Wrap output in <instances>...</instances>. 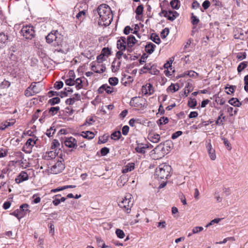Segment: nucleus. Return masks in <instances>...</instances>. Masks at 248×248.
<instances>
[{
	"label": "nucleus",
	"mask_w": 248,
	"mask_h": 248,
	"mask_svg": "<svg viewBox=\"0 0 248 248\" xmlns=\"http://www.w3.org/2000/svg\"><path fill=\"white\" fill-rule=\"evenodd\" d=\"M136 42L135 37L132 35L128 36L127 38L121 37L117 41V47L119 51L116 53V57L119 58L124 56L126 58V55L124 54V51H126L127 54L129 55L134 51Z\"/></svg>",
	"instance_id": "obj_1"
},
{
	"label": "nucleus",
	"mask_w": 248,
	"mask_h": 248,
	"mask_svg": "<svg viewBox=\"0 0 248 248\" xmlns=\"http://www.w3.org/2000/svg\"><path fill=\"white\" fill-rule=\"evenodd\" d=\"M97 13L99 16L98 25L101 26H108L113 19L110 8L106 4H101L97 8Z\"/></svg>",
	"instance_id": "obj_2"
},
{
	"label": "nucleus",
	"mask_w": 248,
	"mask_h": 248,
	"mask_svg": "<svg viewBox=\"0 0 248 248\" xmlns=\"http://www.w3.org/2000/svg\"><path fill=\"white\" fill-rule=\"evenodd\" d=\"M47 43L59 51L63 45V36L58 31H52L46 37Z\"/></svg>",
	"instance_id": "obj_3"
},
{
	"label": "nucleus",
	"mask_w": 248,
	"mask_h": 248,
	"mask_svg": "<svg viewBox=\"0 0 248 248\" xmlns=\"http://www.w3.org/2000/svg\"><path fill=\"white\" fill-rule=\"evenodd\" d=\"M171 170L170 166L166 164H161L156 169L155 175L158 180L167 179L170 176Z\"/></svg>",
	"instance_id": "obj_4"
},
{
	"label": "nucleus",
	"mask_w": 248,
	"mask_h": 248,
	"mask_svg": "<svg viewBox=\"0 0 248 248\" xmlns=\"http://www.w3.org/2000/svg\"><path fill=\"white\" fill-rule=\"evenodd\" d=\"M132 195L130 193H127L124 198L119 202V207L126 213L129 214L131 208L133 205Z\"/></svg>",
	"instance_id": "obj_5"
},
{
	"label": "nucleus",
	"mask_w": 248,
	"mask_h": 248,
	"mask_svg": "<svg viewBox=\"0 0 248 248\" xmlns=\"http://www.w3.org/2000/svg\"><path fill=\"white\" fill-rule=\"evenodd\" d=\"M54 162V163L49 168V172L52 174H58L62 172L65 168L63 161L61 159L60 160L56 159Z\"/></svg>",
	"instance_id": "obj_6"
},
{
	"label": "nucleus",
	"mask_w": 248,
	"mask_h": 248,
	"mask_svg": "<svg viewBox=\"0 0 248 248\" xmlns=\"http://www.w3.org/2000/svg\"><path fill=\"white\" fill-rule=\"evenodd\" d=\"M21 33L27 39H31L35 35L34 27L31 25L24 26L21 30Z\"/></svg>",
	"instance_id": "obj_7"
},
{
	"label": "nucleus",
	"mask_w": 248,
	"mask_h": 248,
	"mask_svg": "<svg viewBox=\"0 0 248 248\" xmlns=\"http://www.w3.org/2000/svg\"><path fill=\"white\" fill-rule=\"evenodd\" d=\"M130 105L138 109L146 108L147 106L146 100L140 97L132 98L130 101Z\"/></svg>",
	"instance_id": "obj_8"
},
{
	"label": "nucleus",
	"mask_w": 248,
	"mask_h": 248,
	"mask_svg": "<svg viewBox=\"0 0 248 248\" xmlns=\"http://www.w3.org/2000/svg\"><path fill=\"white\" fill-rule=\"evenodd\" d=\"M38 139L36 137H32L27 140L26 142L22 147V151L26 154H30L34 146L36 144Z\"/></svg>",
	"instance_id": "obj_9"
},
{
	"label": "nucleus",
	"mask_w": 248,
	"mask_h": 248,
	"mask_svg": "<svg viewBox=\"0 0 248 248\" xmlns=\"http://www.w3.org/2000/svg\"><path fill=\"white\" fill-rule=\"evenodd\" d=\"M161 14L167 19L170 21H173L175 20L179 15V14L175 11H166L165 10H162L161 12Z\"/></svg>",
	"instance_id": "obj_10"
},
{
	"label": "nucleus",
	"mask_w": 248,
	"mask_h": 248,
	"mask_svg": "<svg viewBox=\"0 0 248 248\" xmlns=\"http://www.w3.org/2000/svg\"><path fill=\"white\" fill-rule=\"evenodd\" d=\"M106 69L105 66L103 64L94 62L91 63V70L95 73L101 74L104 72Z\"/></svg>",
	"instance_id": "obj_11"
},
{
	"label": "nucleus",
	"mask_w": 248,
	"mask_h": 248,
	"mask_svg": "<svg viewBox=\"0 0 248 248\" xmlns=\"http://www.w3.org/2000/svg\"><path fill=\"white\" fill-rule=\"evenodd\" d=\"M64 144L69 148L75 149L78 146L77 140L73 137L65 138L64 140Z\"/></svg>",
	"instance_id": "obj_12"
},
{
	"label": "nucleus",
	"mask_w": 248,
	"mask_h": 248,
	"mask_svg": "<svg viewBox=\"0 0 248 248\" xmlns=\"http://www.w3.org/2000/svg\"><path fill=\"white\" fill-rule=\"evenodd\" d=\"M155 92L153 85L150 83H147L143 85L141 88V92L145 95H152Z\"/></svg>",
	"instance_id": "obj_13"
},
{
	"label": "nucleus",
	"mask_w": 248,
	"mask_h": 248,
	"mask_svg": "<svg viewBox=\"0 0 248 248\" xmlns=\"http://www.w3.org/2000/svg\"><path fill=\"white\" fill-rule=\"evenodd\" d=\"M206 148L207 150L210 158L212 160H215L216 159V155L215 149L212 147L210 140H209V142L206 141Z\"/></svg>",
	"instance_id": "obj_14"
},
{
	"label": "nucleus",
	"mask_w": 248,
	"mask_h": 248,
	"mask_svg": "<svg viewBox=\"0 0 248 248\" xmlns=\"http://www.w3.org/2000/svg\"><path fill=\"white\" fill-rule=\"evenodd\" d=\"M28 179L29 175L27 172L25 171H22L15 179V181L17 184H19L28 180Z\"/></svg>",
	"instance_id": "obj_15"
},
{
	"label": "nucleus",
	"mask_w": 248,
	"mask_h": 248,
	"mask_svg": "<svg viewBox=\"0 0 248 248\" xmlns=\"http://www.w3.org/2000/svg\"><path fill=\"white\" fill-rule=\"evenodd\" d=\"M148 139L153 143H157L160 140V136L155 132H151L148 134Z\"/></svg>",
	"instance_id": "obj_16"
},
{
	"label": "nucleus",
	"mask_w": 248,
	"mask_h": 248,
	"mask_svg": "<svg viewBox=\"0 0 248 248\" xmlns=\"http://www.w3.org/2000/svg\"><path fill=\"white\" fill-rule=\"evenodd\" d=\"M8 37L4 32L0 33V49L5 47L8 42Z\"/></svg>",
	"instance_id": "obj_17"
},
{
	"label": "nucleus",
	"mask_w": 248,
	"mask_h": 248,
	"mask_svg": "<svg viewBox=\"0 0 248 248\" xmlns=\"http://www.w3.org/2000/svg\"><path fill=\"white\" fill-rule=\"evenodd\" d=\"M80 99V95L78 93L74 94L72 97L67 99L65 103L67 105H73L76 101H78Z\"/></svg>",
	"instance_id": "obj_18"
},
{
	"label": "nucleus",
	"mask_w": 248,
	"mask_h": 248,
	"mask_svg": "<svg viewBox=\"0 0 248 248\" xmlns=\"http://www.w3.org/2000/svg\"><path fill=\"white\" fill-rule=\"evenodd\" d=\"M57 154H58L56 153V152L54 151H49L46 153V154L44 155V158L45 159L47 160H52V159H54V160H55L56 159H58V157L56 158L57 157Z\"/></svg>",
	"instance_id": "obj_19"
},
{
	"label": "nucleus",
	"mask_w": 248,
	"mask_h": 248,
	"mask_svg": "<svg viewBox=\"0 0 248 248\" xmlns=\"http://www.w3.org/2000/svg\"><path fill=\"white\" fill-rule=\"evenodd\" d=\"M121 57H119L116 59H115L114 61L112 63L111 65V68H112V71L113 72H116L118 71L121 65V61L120 59Z\"/></svg>",
	"instance_id": "obj_20"
},
{
	"label": "nucleus",
	"mask_w": 248,
	"mask_h": 248,
	"mask_svg": "<svg viewBox=\"0 0 248 248\" xmlns=\"http://www.w3.org/2000/svg\"><path fill=\"white\" fill-rule=\"evenodd\" d=\"M85 79V78L84 77L77 78L76 79H75L74 85H75L77 90H79L83 88V82Z\"/></svg>",
	"instance_id": "obj_21"
},
{
	"label": "nucleus",
	"mask_w": 248,
	"mask_h": 248,
	"mask_svg": "<svg viewBox=\"0 0 248 248\" xmlns=\"http://www.w3.org/2000/svg\"><path fill=\"white\" fill-rule=\"evenodd\" d=\"M104 91H105L108 93H111L113 91V88L108 86L107 84H104L98 89V92L102 93Z\"/></svg>",
	"instance_id": "obj_22"
},
{
	"label": "nucleus",
	"mask_w": 248,
	"mask_h": 248,
	"mask_svg": "<svg viewBox=\"0 0 248 248\" xmlns=\"http://www.w3.org/2000/svg\"><path fill=\"white\" fill-rule=\"evenodd\" d=\"M80 136L85 139L90 140L93 139L94 137L95 134L93 132L86 131H82L80 134Z\"/></svg>",
	"instance_id": "obj_23"
},
{
	"label": "nucleus",
	"mask_w": 248,
	"mask_h": 248,
	"mask_svg": "<svg viewBox=\"0 0 248 248\" xmlns=\"http://www.w3.org/2000/svg\"><path fill=\"white\" fill-rule=\"evenodd\" d=\"M135 169V164L134 163H129L125 165L122 170L123 173H126L130 172Z\"/></svg>",
	"instance_id": "obj_24"
},
{
	"label": "nucleus",
	"mask_w": 248,
	"mask_h": 248,
	"mask_svg": "<svg viewBox=\"0 0 248 248\" xmlns=\"http://www.w3.org/2000/svg\"><path fill=\"white\" fill-rule=\"evenodd\" d=\"M155 47H156V46L155 44L149 43L145 46V49L146 52L151 54L154 51Z\"/></svg>",
	"instance_id": "obj_25"
},
{
	"label": "nucleus",
	"mask_w": 248,
	"mask_h": 248,
	"mask_svg": "<svg viewBox=\"0 0 248 248\" xmlns=\"http://www.w3.org/2000/svg\"><path fill=\"white\" fill-rule=\"evenodd\" d=\"M148 148L146 145L142 144H138L136 147L135 150L137 152L140 154H144L145 152V150Z\"/></svg>",
	"instance_id": "obj_26"
},
{
	"label": "nucleus",
	"mask_w": 248,
	"mask_h": 248,
	"mask_svg": "<svg viewBox=\"0 0 248 248\" xmlns=\"http://www.w3.org/2000/svg\"><path fill=\"white\" fill-rule=\"evenodd\" d=\"M229 103L234 107H239L241 106L242 103L236 98H232L228 101Z\"/></svg>",
	"instance_id": "obj_27"
},
{
	"label": "nucleus",
	"mask_w": 248,
	"mask_h": 248,
	"mask_svg": "<svg viewBox=\"0 0 248 248\" xmlns=\"http://www.w3.org/2000/svg\"><path fill=\"white\" fill-rule=\"evenodd\" d=\"M36 84V83H32L30 85L31 88L32 89V93L35 94L39 93L41 90V87Z\"/></svg>",
	"instance_id": "obj_28"
},
{
	"label": "nucleus",
	"mask_w": 248,
	"mask_h": 248,
	"mask_svg": "<svg viewBox=\"0 0 248 248\" xmlns=\"http://www.w3.org/2000/svg\"><path fill=\"white\" fill-rule=\"evenodd\" d=\"M248 66V62L245 61L241 62L237 67V71L240 73L244 69Z\"/></svg>",
	"instance_id": "obj_29"
},
{
	"label": "nucleus",
	"mask_w": 248,
	"mask_h": 248,
	"mask_svg": "<svg viewBox=\"0 0 248 248\" xmlns=\"http://www.w3.org/2000/svg\"><path fill=\"white\" fill-rule=\"evenodd\" d=\"M173 59V60H174V58H172ZM173 60H170V62H166L164 65V67L165 69H167V70H165L164 72L165 73V75L166 76H168V75H171V74H170V71L168 70V69L169 68H171V64H172V61Z\"/></svg>",
	"instance_id": "obj_30"
},
{
	"label": "nucleus",
	"mask_w": 248,
	"mask_h": 248,
	"mask_svg": "<svg viewBox=\"0 0 248 248\" xmlns=\"http://www.w3.org/2000/svg\"><path fill=\"white\" fill-rule=\"evenodd\" d=\"M179 89V85L178 84H171V85L168 88L167 91H170L171 93H174L177 91Z\"/></svg>",
	"instance_id": "obj_31"
},
{
	"label": "nucleus",
	"mask_w": 248,
	"mask_h": 248,
	"mask_svg": "<svg viewBox=\"0 0 248 248\" xmlns=\"http://www.w3.org/2000/svg\"><path fill=\"white\" fill-rule=\"evenodd\" d=\"M170 5L173 9H178L180 7V1L179 0H171Z\"/></svg>",
	"instance_id": "obj_32"
},
{
	"label": "nucleus",
	"mask_w": 248,
	"mask_h": 248,
	"mask_svg": "<svg viewBox=\"0 0 248 248\" xmlns=\"http://www.w3.org/2000/svg\"><path fill=\"white\" fill-rule=\"evenodd\" d=\"M10 214L16 217H17L19 220H20L24 216L23 214L21 212L20 210L19 209H17V210L14 211V212L11 213Z\"/></svg>",
	"instance_id": "obj_33"
},
{
	"label": "nucleus",
	"mask_w": 248,
	"mask_h": 248,
	"mask_svg": "<svg viewBox=\"0 0 248 248\" xmlns=\"http://www.w3.org/2000/svg\"><path fill=\"white\" fill-rule=\"evenodd\" d=\"M86 13V10H83L81 11H79L76 15V18L79 21H81L84 18Z\"/></svg>",
	"instance_id": "obj_34"
},
{
	"label": "nucleus",
	"mask_w": 248,
	"mask_h": 248,
	"mask_svg": "<svg viewBox=\"0 0 248 248\" xmlns=\"http://www.w3.org/2000/svg\"><path fill=\"white\" fill-rule=\"evenodd\" d=\"M187 105L190 108H195L197 105V101L196 99L192 98H189L188 101Z\"/></svg>",
	"instance_id": "obj_35"
},
{
	"label": "nucleus",
	"mask_w": 248,
	"mask_h": 248,
	"mask_svg": "<svg viewBox=\"0 0 248 248\" xmlns=\"http://www.w3.org/2000/svg\"><path fill=\"white\" fill-rule=\"evenodd\" d=\"M169 122V119L167 117H161L157 121V123L158 125H163L167 124Z\"/></svg>",
	"instance_id": "obj_36"
},
{
	"label": "nucleus",
	"mask_w": 248,
	"mask_h": 248,
	"mask_svg": "<svg viewBox=\"0 0 248 248\" xmlns=\"http://www.w3.org/2000/svg\"><path fill=\"white\" fill-rule=\"evenodd\" d=\"M121 136V133L120 131H115V132H113L111 135V138L114 140H118L120 138Z\"/></svg>",
	"instance_id": "obj_37"
},
{
	"label": "nucleus",
	"mask_w": 248,
	"mask_h": 248,
	"mask_svg": "<svg viewBox=\"0 0 248 248\" xmlns=\"http://www.w3.org/2000/svg\"><path fill=\"white\" fill-rule=\"evenodd\" d=\"M29 205L27 203H24L20 205V209L19 210H20L21 212H28V213L30 212V210L29 209Z\"/></svg>",
	"instance_id": "obj_38"
},
{
	"label": "nucleus",
	"mask_w": 248,
	"mask_h": 248,
	"mask_svg": "<svg viewBox=\"0 0 248 248\" xmlns=\"http://www.w3.org/2000/svg\"><path fill=\"white\" fill-rule=\"evenodd\" d=\"M75 76H72V77L69 78L65 80V82L67 85L73 86L74 85V80Z\"/></svg>",
	"instance_id": "obj_39"
},
{
	"label": "nucleus",
	"mask_w": 248,
	"mask_h": 248,
	"mask_svg": "<svg viewBox=\"0 0 248 248\" xmlns=\"http://www.w3.org/2000/svg\"><path fill=\"white\" fill-rule=\"evenodd\" d=\"M59 109H60L59 107H51L49 109V113L51 115H54L57 113V112H58Z\"/></svg>",
	"instance_id": "obj_40"
},
{
	"label": "nucleus",
	"mask_w": 248,
	"mask_h": 248,
	"mask_svg": "<svg viewBox=\"0 0 248 248\" xmlns=\"http://www.w3.org/2000/svg\"><path fill=\"white\" fill-rule=\"evenodd\" d=\"M32 201H31V203L32 204H36L39 203L41 202V198L38 196V194H34L32 196Z\"/></svg>",
	"instance_id": "obj_41"
},
{
	"label": "nucleus",
	"mask_w": 248,
	"mask_h": 248,
	"mask_svg": "<svg viewBox=\"0 0 248 248\" xmlns=\"http://www.w3.org/2000/svg\"><path fill=\"white\" fill-rule=\"evenodd\" d=\"M151 39L157 44H159L161 42L159 37L156 34H152L151 36Z\"/></svg>",
	"instance_id": "obj_42"
},
{
	"label": "nucleus",
	"mask_w": 248,
	"mask_h": 248,
	"mask_svg": "<svg viewBox=\"0 0 248 248\" xmlns=\"http://www.w3.org/2000/svg\"><path fill=\"white\" fill-rule=\"evenodd\" d=\"M35 93H32V89L31 87H29L25 91V95L27 97H30L35 95Z\"/></svg>",
	"instance_id": "obj_43"
},
{
	"label": "nucleus",
	"mask_w": 248,
	"mask_h": 248,
	"mask_svg": "<svg viewBox=\"0 0 248 248\" xmlns=\"http://www.w3.org/2000/svg\"><path fill=\"white\" fill-rule=\"evenodd\" d=\"M109 83L112 86H115L118 83V79L116 77L110 78L108 79Z\"/></svg>",
	"instance_id": "obj_44"
},
{
	"label": "nucleus",
	"mask_w": 248,
	"mask_h": 248,
	"mask_svg": "<svg viewBox=\"0 0 248 248\" xmlns=\"http://www.w3.org/2000/svg\"><path fill=\"white\" fill-rule=\"evenodd\" d=\"M115 232L117 237L119 238H124L125 236V234L124 231L121 229H116Z\"/></svg>",
	"instance_id": "obj_45"
},
{
	"label": "nucleus",
	"mask_w": 248,
	"mask_h": 248,
	"mask_svg": "<svg viewBox=\"0 0 248 248\" xmlns=\"http://www.w3.org/2000/svg\"><path fill=\"white\" fill-rule=\"evenodd\" d=\"M153 68V66L151 65L150 63L146 64L142 68V71L145 73L147 71H149L150 73H151V70Z\"/></svg>",
	"instance_id": "obj_46"
},
{
	"label": "nucleus",
	"mask_w": 248,
	"mask_h": 248,
	"mask_svg": "<svg viewBox=\"0 0 248 248\" xmlns=\"http://www.w3.org/2000/svg\"><path fill=\"white\" fill-rule=\"evenodd\" d=\"M55 132V129L54 128V127H50L49 129H47L46 132V135L48 137H51L53 136Z\"/></svg>",
	"instance_id": "obj_47"
},
{
	"label": "nucleus",
	"mask_w": 248,
	"mask_h": 248,
	"mask_svg": "<svg viewBox=\"0 0 248 248\" xmlns=\"http://www.w3.org/2000/svg\"><path fill=\"white\" fill-rule=\"evenodd\" d=\"M61 197V195L58 194V195L54 196L53 197V200L52 203L54 205L57 206L58 205H59L60 203L61 202H60V199L57 198V197Z\"/></svg>",
	"instance_id": "obj_48"
},
{
	"label": "nucleus",
	"mask_w": 248,
	"mask_h": 248,
	"mask_svg": "<svg viewBox=\"0 0 248 248\" xmlns=\"http://www.w3.org/2000/svg\"><path fill=\"white\" fill-rule=\"evenodd\" d=\"M101 53L106 58H108L110 55L111 51L108 48L105 47L102 49Z\"/></svg>",
	"instance_id": "obj_49"
},
{
	"label": "nucleus",
	"mask_w": 248,
	"mask_h": 248,
	"mask_svg": "<svg viewBox=\"0 0 248 248\" xmlns=\"http://www.w3.org/2000/svg\"><path fill=\"white\" fill-rule=\"evenodd\" d=\"M191 23L193 25H197L200 21L199 18H198L196 16H194L193 13L191 14Z\"/></svg>",
	"instance_id": "obj_50"
},
{
	"label": "nucleus",
	"mask_w": 248,
	"mask_h": 248,
	"mask_svg": "<svg viewBox=\"0 0 248 248\" xmlns=\"http://www.w3.org/2000/svg\"><path fill=\"white\" fill-rule=\"evenodd\" d=\"M5 125H6V127L8 128L9 126H11L13 125L16 123V120L14 119H12L9 120V121H6L3 122Z\"/></svg>",
	"instance_id": "obj_51"
},
{
	"label": "nucleus",
	"mask_w": 248,
	"mask_h": 248,
	"mask_svg": "<svg viewBox=\"0 0 248 248\" xmlns=\"http://www.w3.org/2000/svg\"><path fill=\"white\" fill-rule=\"evenodd\" d=\"M60 101V98L58 97H56L50 99L49 100V103L51 105H54L55 104H58Z\"/></svg>",
	"instance_id": "obj_52"
},
{
	"label": "nucleus",
	"mask_w": 248,
	"mask_h": 248,
	"mask_svg": "<svg viewBox=\"0 0 248 248\" xmlns=\"http://www.w3.org/2000/svg\"><path fill=\"white\" fill-rule=\"evenodd\" d=\"M107 58H106L102 53H101L97 57V62L99 63H101L103 61L106 60Z\"/></svg>",
	"instance_id": "obj_53"
},
{
	"label": "nucleus",
	"mask_w": 248,
	"mask_h": 248,
	"mask_svg": "<svg viewBox=\"0 0 248 248\" xmlns=\"http://www.w3.org/2000/svg\"><path fill=\"white\" fill-rule=\"evenodd\" d=\"M126 182L127 180L125 176H121L118 180V185L120 186H123Z\"/></svg>",
	"instance_id": "obj_54"
},
{
	"label": "nucleus",
	"mask_w": 248,
	"mask_h": 248,
	"mask_svg": "<svg viewBox=\"0 0 248 248\" xmlns=\"http://www.w3.org/2000/svg\"><path fill=\"white\" fill-rule=\"evenodd\" d=\"M164 146V144L160 143L158 145L155 149L154 151L157 154H160L161 149H163Z\"/></svg>",
	"instance_id": "obj_55"
},
{
	"label": "nucleus",
	"mask_w": 248,
	"mask_h": 248,
	"mask_svg": "<svg viewBox=\"0 0 248 248\" xmlns=\"http://www.w3.org/2000/svg\"><path fill=\"white\" fill-rule=\"evenodd\" d=\"M143 10V7L142 5H140L137 7L136 10V13L137 15L140 16L142 14Z\"/></svg>",
	"instance_id": "obj_56"
},
{
	"label": "nucleus",
	"mask_w": 248,
	"mask_h": 248,
	"mask_svg": "<svg viewBox=\"0 0 248 248\" xmlns=\"http://www.w3.org/2000/svg\"><path fill=\"white\" fill-rule=\"evenodd\" d=\"M247 54L246 52L238 53L237 54L236 58L241 61L246 58Z\"/></svg>",
	"instance_id": "obj_57"
},
{
	"label": "nucleus",
	"mask_w": 248,
	"mask_h": 248,
	"mask_svg": "<svg viewBox=\"0 0 248 248\" xmlns=\"http://www.w3.org/2000/svg\"><path fill=\"white\" fill-rule=\"evenodd\" d=\"M185 74L192 78H197L198 76V74L194 71H188Z\"/></svg>",
	"instance_id": "obj_58"
},
{
	"label": "nucleus",
	"mask_w": 248,
	"mask_h": 248,
	"mask_svg": "<svg viewBox=\"0 0 248 248\" xmlns=\"http://www.w3.org/2000/svg\"><path fill=\"white\" fill-rule=\"evenodd\" d=\"M203 228L202 227H198V226L195 227L192 229V233L195 234V233H199V232H202V231H203Z\"/></svg>",
	"instance_id": "obj_59"
},
{
	"label": "nucleus",
	"mask_w": 248,
	"mask_h": 248,
	"mask_svg": "<svg viewBox=\"0 0 248 248\" xmlns=\"http://www.w3.org/2000/svg\"><path fill=\"white\" fill-rule=\"evenodd\" d=\"M223 115V112L220 111V115L218 117L217 121H216V124H217V125H221V124L222 125L223 124L222 120H221V118H222Z\"/></svg>",
	"instance_id": "obj_60"
},
{
	"label": "nucleus",
	"mask_w": 248,
	"mask_h": 248,
	"mask_svg": "<svg viewBox=\"0 0 248 248\" xmlns=\"http://www.w3.org/2000/svg\"><path fill=\"white\" fill-rule=\"evenodd\" d=\"M10 83L7 80H4L2 83L0 84V87L1 88H8L10 86Z\"/></svg>",
	"instance_id": "obj_61"
},
{
	"label": "nucleus",
	"mask_w": 248,
	"mask_h": 248,
	"mask_svg": "<svg viewBox=\"0 0 248 248\" xmlns=\"http://www.w3.org/2000/svg\"><path fill=\"white\" fill-rule=\"evenodd\" d=\"M41 112V110L37 109L32 116V119L33 121H35L40 117V114Z\"/></svg>",
	"instance_id": "obj_62"
},
{
	"label": "nucleus",
	"mask_w": 248,
	"mask_h": 248,
	"mask_svg": "<svg viewBox=\"0 0 248 248\" xmlns=\"http://www.w3.org/2000/svg\"><path fill=\"white\" fill-rule=\"evenodd\" d=\"M244 80V83H245L244 89L246 91L248 92V75L245 76Z\"/></svg>",
	"instance_id": "obj_63"
},
{
	"label": "nucleus",
	"mask_w": 248,
	"mask_h": 248,
	"mask_svg": "<svg viewBox=\"0 0 248 248\" xmlns=\"http://www.w3.org/2000/svg\"><path fill=\"white\" fill-rule=\"evenodd\" d=\"M60 146V143L58 140H54L51 145V148L54 149Z\"/></svg>",
	"instance_id": "obj_64"
}]
</instances>
